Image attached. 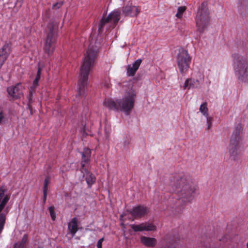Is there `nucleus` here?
Instances as JSON below:
<instances>
[{
  "label": "nucleus",
  "instance_id": "obj_10",
  "mask_svg": "<svg viewBox=\"0 0 248 248\" xmlns=\"http://www.w3.org/2000/svg\"><path fill=\"white\" fill-rule=\"evenodd\" d=\"M120 18V12L118 11L112 12L107 18L103 17L99 26L98 31L101 33L103 28L107 26V28H114Z\"/></svg>",
  "mask_w": 248,
  "mask_h": 248
},
{
  "label": "nucleus",
  "instance_id": "obj_38",
  "mask_svg": "<svg viewBox=\"0 0 248 248\" xmlns=\"http://www.w3.org/2000/svg\"><path fill=\"white\" fill-rule=\"evenodd\" d=\"M20 0H17V2H18V1H19Z\"/></svg>",
  "mask_w": 248,
  "mask_h": 248
},
{
  "label": "nucleus",
  "instance_id": "obj_5",
  "mask_svg": "<svg viewBox=\"0 0 248 248\" xmlns=\"http://www.w3.org/2000/svg\"><path fill=\"white\" fill-rule=\"evenodd\" d=\"M58 24L55 21L50 22L47 26V37L44 46V50L48 55L54 49L57 36Z\"/></svg>",
  "mask_w": 248,
  "mask_h": 248
},
{
  "label": "nucleus",
  "instance_id": "obj_24",
  "mask_svg": "<svg viewBox=\"0 0 248 248\" xmlns=\"http://www.w3.org/2000/svg\"><path fill=\"white\" fill-rule=\"evenodd\" d=\"M207 104L206 102H204L202 103L199 108L200 111L204 116H207L208 114V109L207 108Z\"/></svg>",
  "mask_w": 248,
  "mask_h": 248
},
{
  "label": "nucleus",
  "instance_id": "obj_34",
  "mask_svg": "<svg viewBox=\"0 0 248 248\" xmlns=\"http://www.w3.org/2000/svg\"><path fill=\"white\" fill-rule=\"evenodd\" d=\"M5 61V57H1L0 58V68L1 67V66L4 63V62Z\"/></svg>",
  "mask_w": 248,
  "mask_h": 248
},
{
  "label": "nucleus",
  "instance_id": "obj_1",
  "mask_svg": "<svg viewBox=\"0 0 248 248\" xmlns=\"http://www.w3.org/2000/svg\"><path fill=\"white\" fill-rule=\"evenodd\" d=\"M170 185L177 194L179 200L185 204L191 203L199 191L196 181L187 175L175 176Z\"/></svg>",
  "mask_w": 248,
  "mask_h": 248
},
{
  "label": "nucleus",
  "instance_id": "obj_9",
  "mask_svg": "<svg viewBox=\"0 0 248 248\" xmlns=\"http://www.w3.org/2000/svg\"><path fill=\"white\" fill-rule=\"evenodd\" d=\"M191 58L188 51L181 49L179 50L177 56V63L178 68L182 74H185L190 67Z\"/></svg>",
  "mask_w": 248,
  "mask_h": 248
},
{
  "label": "nucleus",
  "instance_id": "obj_4",
  "mask_svg": "<svg viewBox=\"0 0 248 248\" xmlns=\"http://www.w3.org/2000/svg\"><path fill=\"white\" fill-rule=\"evenodd\" d=\"M233 68L238 80L242 82H248V61L238 54L233 55Z\"/></svg>",
  "mask_w": 248,
  "mask_h": 248
},
{
  "label": "nucleus",
  "instance_id": "obj_27",
  "mask_svg": "<svg viewBox=\"0 0 248 248\" xmlns=\"http://www.w3.org/2000/svg\"><path fill=\"white\" fill-rule=\"evenodd\" d=\"M206 118V124L207 127L206 128V129L210 130L211 129L212 126V121L213 118L210 116L209 115H207V116H205Z\"/></svg>",
  "mask_w": 248,
  "mask_h": 248
},
{
  "label": "nucleus",
  "instance_id": "obj_13",
  "mask_svg": "<svg viewBox=\"0 0 248 248\" xmlns=\"http://www.w3.org/2000/svg\"><path fill=\"white\" fill-rule=\"evenodd\" d=\"M23 87L21 83H18L15 86H12L7 88L8 94L16 98H18L23 94Z\"/></svg>",
  "mask_w": 248,
  "mask_h": 248
},
{
  "label": "nucleus",
  "instance_id": "obj_20",
  "mask_svg": "<svg viewBox=\"0 0 248 248\" xmlns=\"http://www.w3.org/2000/svg\"><path fill=\"white\" fill-rule=\"evenodd\" d=\"M11 51V46L9 44H5L0 49V58L2 57H5V60L7 59Z\"/></svg>",
  "mask_w": 248,
  "mask_h": 248
},
{
  "label": "nucleus",
  "instance_id": "obj_22",
  "mask_svg": "<svg viewBox=\"0 0 248 248\" xmlns=\"http://www.w3.org/2000/svg\"><path fill=\"white\" fill-rule=\"evenodd\" d=\"M38 80L34 79L33 82V84L31 87L29 91V95L28 96V99L30 101L32 99V94L35 91L36 88L38 86Z\"/></svg>",
  "mask_w": 248,
  "mask_h": 248
},
{
  "label": "nucleus",
  "instance_id": "obj_35",
  "mask_svg": "<svg viewBox=\"0 0 248 248\" xmlns=\"http://www.w3.org/2000/svg\"><path fill=\"white\" fill-rule=\"evenodd\" d=\"M43 195H44L43 201H44V202H45V201L46 199V196H47V191H46V189H43Z\"/></svg>",
  "mask_w": 248,
  "mask_h": 248
},
{
  "label": "nucleus",
  "instance_id": "obj_32",
  "mask_svg": "<svg viewBox=\"0 0 248 248\" xmlns=\"http://www.w3.org/2000/svg\"><path fill=\"white\" fill-rule=\"evenodd\" d=\"M41 69H42V68L39 66V68H38V69L37 75H36L35 79H37V80H38V81H39V80L40 78Z\"/></svg>",
  "mask_w": 248,
  "mask_h": 248
},
{
  "label": "nucleus",
  "instance_id": "obj_12",
  "mask_svg": "<svg viewBox=\"0 0 248 248\" xmlns=\"http://www.w3.org/2000/svg\"><path fill=\"white\" fill-rule=\"evenodd\" d=\"M149 212V209L143 205H138L132 208L130 213L136 219L142 217Z\"/></svg>",
  "mask_w": 248,
  "mask_h": 248
},
{
  "label": "nucleus",
  "instance_id": "obj_18",
  "mask_svg": "<svg viewBox=\"0 0 248 248\" xmlns=\"http://www.w3.org/2000/svg\"><path fill=\"white\" fill-rule=\"evenodd\" d=\"M140 241L143 245L148 247H154L157 243L155 238L144 236H141Z\"/></svg>",
  "mask_w": 248,
  "mask_h": 248
},
{
  "label": "nucleus",
  "instance_id": "obj_2",
  "mask_svg": "<svg viewBox=\"0 0 248 248\" xmlns=\"http://www.w3.org/2000/svg\"><path fill=\"white\" fill-rule=\"evenodd\" d=\"M91 43L80 69L79 79L78 82V95H84L88 83L89 72L93 66L97 57L98 46Z\"/></svg>",
  "mask_w": 248,
  "mask_h": 248
},
{
  "label": "nucleus",
  "instance_id": "obj_31",
  "mask_svg": "<svg viewBox=\"0 0 248 248\" xmlns=\"http://www.w3.org/2000/svg\"><path fill=\"white\" fill-rule=\"evenodd\" d=\"M63 4V2H57L55 4H54L53 6V8L54 9H58L60 7H61Z\"/></svg>",
  "mask_w": 248,
  "mask_h": 248
},
{
  "label": "nucleus",
  "instance_id": "obj_14",
  "mask_svg": "<svg viewBox=\"0 0 248 248\" xmlns=\"http://www.w3.org/2000/svg\"><path fill=\"white\" fill-rule=\"evenodd\" d=\"M140 12V10L135 6L127 5L123 8V13L125 16H135Z\"/></svg>",
  "mask_w": 248,
  "mask_h": 248
},
{
  "label": "nucleus",
  "instance_id": "obj_6",
  "mask_svg": "<svg viewBox=\"0 0 248 248\" xmlns=\"http://www.w3.org/2000/svg\"><path fill=\"white\" fill-rule=\"evenodd\" d=\"M7 190L4 186L0 187V234L3 229L6 217L9 212V208L6 205L9 201L10 196L5 194Z\"/></svg>",
  "mask_w": 248,
  "mask_h": 248
},
{
  "label": "nucleus",
  "instance_id": "obj_3",
  "mask_svg": "<svg viewBox=\"0 0 248 248\" xmlns=\"http://www.w3.org/2000/svg\"><path fill=\"white\" fill-rule=\"evenodd\" d=\"M136 94V92L131 89L127 91L121 99L115 101L105 99L103 105L109 109L119 110L129 115L134 107Z\"/></svg>",
  "mask_w": 248,
  "mask_h": 248
},
{
  "label": "nucleus",
  "instance_id": "obj_37",
  "mask_svg": "<svg viewBox=\"0 0 248 248\" xmlns=\"http://www.w3.org/2000/svg\"><path fill=\"white\" fill-rule=\"evenodd\" d=\"M247 246V248H248V242Z\"/></svg>",
  "mask_w": 248,
  "mask_h": 248
},
{
  "label": "nucleus",
  "instance_id": "obj_17",
  "mask_svg": "<svg viewBox=\"0 0 248 248\" xmlns=\"http://www.w3.org/2000/svg\"><path fill=\"white\" fill-rule=\"evenodd\" d=\"M78 219L77 217H74L68 223V229L72 236H74L78 230Z\"/></svg>",
  "mask_w": 248,
  "mask_h": 248
},
{
  "label": "nucleus",
  "instance_id": "obj_11",
  "mask_svg": "<svg viewBox=\"0 0 248 248\" xmlns=\"http://www.w3.org/2000/svg\"><path fill=\"white\" fill-rule=\"evenodd\" d=\"M130 227L135 232L155 231L156 230L155 225L148 222L142 223L139 225L131 224Z\"/></svg>",
  "mask_w": 248,
  "mask_h": 248
},
{
  "label": "nucleus",
  "instance_id": "obj_23",
  "mask_svg": "<svg viewBox=\"0 0 248 248\" xmlns=\"http://www.w3.org/2000/svg\"><path fill=\"white\" fill-rule=\"evenodd\" d=\"M27 241V235L25 234L20 243H16L14 248H24Z\"/></svg>",
  "mask_w": 248,
  "mask_h": 248
},
{
  "label": "nucleus",
  "instance_id": "obj_28",
  "mask_svg": "<svg viewBox=\"0 0 248 248\" xmlns=\"http://www.w3.org/2000/svg\"><path fill=\"white\" fill-rule=\"evenodd\" d=\"M48 210L52 219L54 220L56 218V216L54 211V207L53 206H50L48 208Z\"/></svg>",
  "mask_w": 248,
  "mask_h": 248
},
{
  "label": "nucleus",
  "instance_id": "obj_25",
  "mask_svg": "<svg viewBox=\"0 0 248 248\" xmlns=\"http://www.w3.org/2000/svg\"><path fill=\"white\" fill-rule=\"evenodd\" d=\"M186 8L185 6H180L178 8L177 13L176 14V16L178 18H181L182 17L183 13L185 11Z\"/></svg>",
  "mask_w": 248,
  "mask_h": 248
},
{
  "label": "nucleus",
  "instance_id": "obj_36",
  "mask_svg": "<svg viewBox=\"0 0 248 248\" xmlns=\"http://www.w3.org/2000/svg\"><path fill=\"white\" fill-rule=\"evenodd\" d=\"M104 86H106L107 88H109V81H106L105 83H104Z\"/></svg>",
  "mask_w": 248,
  "mask_h": 248
},
{
  "label": "nucleus",
  "instance_id": "obj_8",
  "mask_svg": "<svg viewBox=\"0 0 248 248\" xmlns=\"http://www.w3.org/2000/svg\"><path fill=\"white\" fill-rule=\"evenodd\" d=\"M196 20L198 31L202 32L209 22V13L203 3L198 10Z\"/></svg>",
  "mask_w": 248,
  "mask_h": 248
},
{
  "label": "nucleus",
  "instance_id": "obj_29",
  "mask_svg": "<svg viewBox=\"0 0 248 248\" xmlns=\"http://www.w3.org/2000/svg\"><path fill=\"white\" fill-rule=\"evenodd\" d=\"M5 119V114L3 109L0 106V124L2 123Z\"/></svg>",
  "mask_w": 248,
  "mask_h": 248
},
{
  "label": "nucleus",
  "instance_id": "obj_33",
  "mask_svg": "<svg viewBox=\"0 0 248 248\" xmlns=\"http://www.w3.org/2000/svg\"><path fill=\"white\" fill-rule=\"evenodd\" d=\"M103 240H104L103 238H102L98 241L97 243V248H102V242H103Z\"/></svg>",
  "mask_w": 248,
  "mask_h": 248
},
{
  "label": "nucleus",
  "instance_id": "obj_30",
  "mask_svg": "<svg viewBox=\"0 0 248 248\" xmlns=\"http://www.w3.org/2000/svg\"><path fill=\"white\" fill-rule=\"evenodd\" d=\"M49 178L48 177H46L44 181V185L43 189H46V191L47 190V185L49 184Z\"/></svg>",
  "mask_w": 248,
  "mask_h": 248
},
{
  "label": "nucleus",
  "instance_id": "obj_21",
  "mask_svg": "<svg viewBox=\"0 0 248 248\" xmlns=\"http://www.w3.org/2000/svg\"><path fill=\"white\" fill-rule=\"evenodd\" d=\"M85 180L89 186H91L95 181V177L93 174L87 172L85 175Z\"/></svg>",
  "mask_w": 248,
  "mask_h": 248
},
{
  "label": "nucleus",
  "instance_id": "obj_7",
  "mask_svg": "<svg viewBox=\"0 0 248 248\" xmlns=\"http://www.w3.org/2000/svg\"><path fill=\"white\" fill-rule=\"evenodd\" d=\"M241 130V124H239L237 125L233 131L231 138L228 150L230 156L233 157L238 154Z\"/></svg>",
  "mask_w": 248,
  "mask_h": 248
},
{
  "label": "nucleus",
  "instance_id": "obj_15",
  "mask_svg": "<svg viewBox=\"0 0 248 248\" xmlns=\"http://www.w3.org/2000/svg\"><path fill=\"white\" fill-rule=\"evenodd\" d=\"M200 81L197 79L193 78H187L186 80L183 88L185 89H191L198 88L200 87Z\"/></svg>",
  "mask_w": 248,
  "mask_h": 248
},
{
  "label": "nucleus",
  "instance_id": "obj_16",
  "mask_svg": "<svg viewBox=\"0 0 248 248\" xmlns=\"http://www.w3.org/2000/svg\"><path fill=\"white\" fill-rule=\"evenodd\" d=\"M141 62V59L137 60L132 64L128 65L127 68V75L129 77L135 75Z\"/></svg>",
  "mask_w": 248,
  "mask_h": 248
},
{
  "label": "nucleus",
  "instance_id": "obj_19",
  "mask_svg": "<svg viewBox=\"0 0 248 248\" xmlns=\"http://www.w3.org/2000/svg\"><path fill=\"white\" fill-rule=\"evenodd\" d=\"M82 161L81 166L83 169L85 164L88 163L90 160L91 151L89 148H84L83 151L81 153Z\"/></svg>",
  "mask_w": 248,
  "mask_h": 248
},
{
  "label": "nucleus",
  "instance_id": "obj_26",
  "mask_svg": "<svg viewBox=\"0 0 248 248\" xmlns=\"http://www.w3.org/2000/svg\"><path fill=\"white\" fill-rule=\"evenodd\" d=\"M86 118H82L80 121V129L81 131L83 132V133L86 134Z\"/></svg>",
  "mask_w": 248,
  "mask_h": 248
}]
</instances>
